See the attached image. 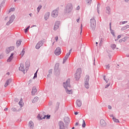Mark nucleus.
Instances as JSON below:
<instances>
[{
    "label": "nucleus",
    "instance_id": "3c124183",
    "mask_svg": "<svg viewBox=\"0 0 129 129\" xmlns=\"http://www.w3.org/2000/svg\"><path fill=\"white\" fill-rule=\"evenodd\" d=\"M52 69L49 70V71H48V73L49 74H52Z\"/></svg>",
    "mask_w": 129,
    "mask_h": 129
},
{
    "label": "nucleus",
    "instance_id": "ea45409f",
    "mask_svg": "<svg viewBox=\"0 0 129 129\" xmlns=\"http://www.w3.org/2000/svg\"><path fill=\"white\" fill-rule=\"evenodd\" d=\"M19 105H20V106L22 107L23 106V99H21L20 101L19 102Z\"/></svg>",
    "mask_w": 129,
    "mask_h": 129
},
{
    "label": "nucleus",
    "instance_id": "6e6d98bb",
    "mask_svg": "<svg viewBox=\"0 0 129 129\" xmlns=\"http://www.w3.org/2000/svg\"><path fill=\"white\" fill-rule=\"evenodd\" d=\"M32 81H33V80H30L28 81V84H30V83H32Z\"/></svg>",
    "mask_w": 129,
    "mask_h": 129
},
{
    "label": "nucleus",
    "instance_id": "5fc2aeb1",
    "mask_svg": "<svg viewBox=\"0 0 129 129\" xmlns=\"http://www.w3.org/2000/svg\"><path fill=\"white\" fill-rule=\"evenodd\" d=\"M127 23V21H123L122 22V25H124V24H126Z\"/></svg>",
    "mask_w": 129,
    "mask_h": 129
},
{
    "label": "nucleus",
    "instance_id": "0e129e2a",
    "mask_svg": "<svg viewBox=\"0 0 129 129\" xmlns=\"http://www.w3.org/2000/svg\"><path fill=\"white\" fill-rule=\"evenodd\" d=\"M13 56H14V53H11L10 57H12L13 58Z\"/></svg>",
    "mask_w": 129,
    "mask_h": 129
},
{
    "label": "nucleus",
    "instance_id": "338daca9",
    "mask_svg": "<svg viewBox=\"0 0 129 129\" xmlns=\"http://www.w3.org/2000/svg\"><path fill=\"white\" fill-rule=\"evenodd\" d=\"M110 117H113V114H110Z\"/></svg>",
    "mask_w": 129,
    "mask_h": 129
},
{
    "label": "nucleus",
    "instance_id": "2eb2a0df",
    "mask_svg": "<svg viewBox=\"0 0 129 129\" xmlns=\"http://www.w3.org/2000/svg\"><path fill=\"white\" fill-rule=\"evenodd\" d=\"M12 81H13V79H9L7 81L6 83L5 84V87H7L9 84H11V83H12Z\"/></svg>",
    "mask_w": 129,
    "mask_h": 129
},
{
    "label": "nucleus",
    "instance_id": "052dcab7",
    "mask_svg": "<svg viewBox=\"0 0 129 129\" xmlns=\"http://www.w3.org/2000/svg\"><path fill=\"white\" fill-rule=\"evenodd\" d=\"M121 37V36H120V35H118V36H117V40H118V39H120V37Z\"/></svg>",
    "mask_w": 129,
    "mask_h": 129
},
{
    "label": "nucleus",
    "instance_id": "f257e3e1",
    "mask_svg": "<svg viewBox=\"0 0 129 129\" xmlns=\"http://www.w3.org/2000/svg\"><path fill=\"white\" fill-rule=\"evenodd\" d=\"M63 87L65 88L67 93L68 94H72V90H69V88L71 87V85L70 84V79H68L66 82L63 83Z\"/></svg>",
    "mask_w": 129,
    "mask_h": 129
},
{
    "label": "nucleus",
    "instance_id": "f3484780",
    "mask_svg": "<svg viewBox=\"0 0 129 129\" xmlns=\"http://www.w3.org/2000/svg\"><path fill=\"white\" fill-rule=\"evenodd\" d=\"M100 124L103 127H104L106 125V122H105V121L104 119H101L100 120Z\"/></svg>",
    "mask_w": 129,
    "mask_h": 129
},
{
    "label": "nucleus",
    "instance_id": "ddd939ff",
    "mask_svg": "<svg viewBox=\"0 0 129 129\" xmlns=\"http://www.w3.org/2000/svg\"><path fill=\"white\" fill-rule=\"evenodd\" d=\"M60 25V21H56L54 26V30L56 31L59 28V25Z\"/></svg>",
    "mask_w": 129,
    "mask_h": 129
},
{
    "label": "nucleus",
    "instance_id": "e433bc0d",
    "mask_svg": "<svg viewBox=\"0 0 129 129\" xmlns=\"http://www.w3.org/2000/svg\"><path fill=\"white\" fill-rule=\"evenodd\" d=\"M30 30V26H28L25 29H24V32L26 34V33H28V31Z\"/></svg>",
    "mask_w": 129,
    "mask_h": 129
},
{
    "label": "nucleus",
    "instance_id": "e2e57ef3",
    "mask_svg": "<svg viewBox=\"0 0 129 129\" xmlns=\"http://www.w3.org/2000/svg\"><path fill=\"white\" fill-rule=\"evenodd\" d=\"M78 124H79V123L78 122H77L75 123V125L77 126V125H78Z\"/></svg>",
    "mask_w": 129,
    "mask_h": 129
},
{
    "label": "nucleus",
    "instance_id": "f704fd0d",
    "mask_svg": "<svg viewBox=\"0 0 129 129\" xmlns=\"http://www.w3.org/2000/svg\"><path fill=\"white\" fill-rule=\"evenodd\" d=\"M103 41H104V39L103 38L100 39V43L99 44V46H101V45H102V43H103Z\"/></svg>",
    "mask_w": 129,
    "mask_h": 129
},
{
    "label": "nucleus",
    "instance_id": "7c9ffc66",
    "mask_svg": "<svg viewBox=\"0 0 129 129\" xmlns=\"http://www.w3.org/2000/svg\"><path fill=\"white\" fill-rule=\"evenodd\" d=\"M15 19H16V16H15L14 15H12L10 17V20L12 21L13 22H14V20H15Z\"/></svg>",
    "mask_w": 129,
    "mask_h": 129
},
{
    "label": "nucleus",
    "instance_id": "4be33fe9",
    "mask_svg": "<svg viewBox=\"0 0 129 129\" xmlns=\"http://www.w3.org/2000/svg\"><path fill=\"white\" fill-rule=\"evenodd\" d=\"M111 11V10L110 9V7H106V14H108V15H109L110 14Z\"/></svg>",
    "mask_w": 129,
    "mask_h": 129
},
{
    "label": "nucleus",
    "instance_id": "4c0bfd02",
    "mask_svg": "<svg viewBox=\"0 0 129 129\" xmlns=\"http://www.w3.org/2000/svg\"><path fill=\"white\" fill-rule=\"evenodd\" d=\"M104 80L107 83L108 81H109V79L105 78V76H104L103 77Z\"/></svg>",
    "mask_w": 129,
    "mask_h": 129
},
{
    "label": "nucleus",
    "instance_id": "58836bf2",
    "mask_svg": "<svg viewBox=\"0 0 129 129\" xmlns=\"http://www.w3.org/2000/svg\"><path fill=\"white\" fill-rule=\"evenodd\" d=\"M60 106V103L59 102H57L56 103V109L57 110V109H59V106Z\"/></svg>",
    "mask_w": 129,
    "mask_h": 129
},
{
    "label": "nucleus",
    "instance_id": "4d7b16f0",
    "mask_svg": "<svg viewBox=\"0 0 129 129\" xmlns=\"http://www.w3.org/2000/svg\"><path fill=\"white\" fill-rule=\"evenodd\" d=\"M58 36H56V37H55V40L56 42H57V41H58Z\"/></svg>",
    "mask_w": 129,
    "mask_h": 129
},
{
    "label": "nucleus",
    "instance_id": "a19ab883",
    "mask_svg": "<svg viewBox=\"0 0 129 129\" xmlns=\"http://www.w3.org/2000/svg\"><path fill=\"white\" fill-rule=\"evenodd\" d=\"M13 22V21H12V20H11V19H10V20L6 24L7 26H10V25H11V24H12Z\"/></svg>",
    "mask_w": 129,
    "mask_h": 129
},
{
    "label": "nucleus",
    "instance_id": "a18cd8bd",
    "mask_svg": "<svg viewBox=\"0 0 129 129\" xmlns=\"http://www.w3.org/2000/svg\"><path fill=\"white\" fill-rule=\"evenodd\" d=\"M15 8H11L9 10V13H11V12H15Z\"/></svg>",
    "mask_w": 129,
    "mask_h": 129
},
{
    "label": "nucleus",
    "instance_id": "473e14b6",
    "mask_svg": "<svg viewBox=\"0 0 129 129\" xmlns=\"http://www.w3.org/2000/svg\"><path fill=\"white\" fill-rule=\"evenodd\" d=\"M41 9H42V6L39 5V6L38 7V8H37V14H38V13H39L40 10H41Z\"/></svg>",
    "mask_w": 129,
    "mask_h": 129
},
{
    "label": "nucleus",
    "instance_id": "603ef678",
    "mask_svg": "<svg viewBox=\"0 0 129 129\" xmlns=\"http://www.w3.org/2000/svg\"><path fill=\"white\" fill-rule=\"evenodd\" d=\"M110 85V84H108L105 86V88H107V87H109V86Z\"/></svg>",
    "mask_w": 129,
    "mask_h": 129
},
{
    "label": "nucleus",
    "instance_id": "a878e982",
    "mask_svg": "<svg viewBox=\"0 0 129 129\" xmlns=\"http://www.w3.org/2000/svg\"><path fill=\"white\" fill-rule=\"evenodd\" d=\"M85 87L87 89H89V82H84Z\"/></svg>",
    "mask_w": 129,
    "mask_h": 129
},
{
    "label": "nucleus",
    "instance_id": "69168bd1",
    "mask_svg": "<svg viewBox=\"0 0 129 129\" xmlns=\"http://www.w3.org/2000/svg\"><path fill=\"white\" fill-rule=\"evenodd\" d=\"M75 115H77V114H78V112H75Z\"/></svg>",
    "mask_w": 129,
    "mask_h": 129
},
{
    "label": "nucleus",
    "instance_id": "20e7f679",
    "mask_svg": "<svg viewBox=\"0 0 129 129\" xmlns=\"http://www.w3.org/2000/svg\"><path fill=\"white\" fill-rule=\"evenodd\" d=\"M90 24L92 30L94 31V30H95V28H96V21L94 18L90 19Z\"/></svg>",
    "mask_w": 129,
    "mask_h": 129
},
{
    "label": "nucleus",
    "instance_id": "13d9d810",
    "mask_svg": "<svg viewBox=\"0 0 129 129\" xmlns=\"http://www.w3.org/2000/svg\"><path fill=\"white\" fill-rule=\"evenodd\" d=\"M124 27H125V28H126V29H129V25H126V26H125Z\"/></svg>",
    "mask_w": 129,
    "mask_h": 129
},
{
    "label": "nucleus",
    "instance_id": "864d4df0",
    "mask_svg": "<svg viewBox=\"0 0 129 129\" xmlns=\"http://www.w3.org/2000/svg\"><path fill=\"white\" fill-rule=\"evenodd\" d=\"M12 110L13 111H17V109H16V108H12Z\"/></svg>",
    "mask_w": 129,
    "mask_h": 129
},
{
    "label": "nucleus",
    "instance_id": "7ed1b4c3",
    "mask_svg": "<svg viewBox=\"0 0 129 129\" xmlns=\"http://www.w3.org/2000/svg\"><path fill=\"white\" fill-rule=\"evenodd\" d=\"M81 73H82V71H81V69L79 68L77 70L76 73L75 74V80L78 81L79 79H80V77H81Z\"/></svg>",
    "mask_w": 129,
    "mask_h": 129
},
{
    "label": "nucleus",
    "instance_id": "dca6fc26",
    "mask_svg": "<svg viewBox=\"0 0 129 129\" xmlns=\"http://www.w3.org/2000/svg\"><path fill=\"white\" fill-rule=\"evenodd\" d=\"M25 65H26L25 70L26 71H28L29 70V67H30V61H26V62H25Z\"/></svg>",
    "mask_w": 129,
    "mask_h": 129
},
{
    "label": "nucleus",
    "instance_id": "bf43d9fd",
    "mask_svg": "<svg viewBox=\"0 0 129 129\" xmlns=\"http://www.w3.org/2000/svg\"><path fill=\"white\" fill-rule=\"evenodd\" d=\"M108 108L109 109H111V108H112L111 106L108 105Z\"/></svg>",
    "mask_w": 129,
    "mask_h": 129
},
{
    "label": "nucleus",
    "instance_id": "aec40b11",
    "mask_svg": "<svg viewBox=\"0 0 129 129\" xmlns=\"http://www.w3.org/2000/svg\"><path fill=\"white\" fill-rule=\"evenodd\" d=\"M29 126L30 129L34 128V122L32 121H30L29 122Z\"/></svg>",
    "mask_w": 129,
    "mask_h": 129
},
{
    "label": "nucleus",
    "instance_id": "0eeeda50",
    "mask_svg": "<svg viewBox=\"0 0 129 129\" xmlns=\"http://www.w3.org/2000/svg\"><path fill=\"white\" fill-rule=\"evenodd\" d=\"M58 9H56L53 10L51 13V16L53 18H57L58 17V15L59 14Z\"/></svg>",
    "mask_w": 129,
    "mask_h": 129
},
{
    "label": "nucleus",
    "instance_id": "1a4fd4ad",
    "mask_svg": "<svg viewBox=\"0 0 129 129\" xmlns=\"http://www.w3.org/2000/svg\"><path fill=\"white\" fill-rule=\"evenodd\" d=\"M15 50V47L14 46H10V47H8L6 49V53L7 54H9L10 52H12V51H14Z\"/></svg>",
    "mask_w": 129,
    "mask_h": 129
},
{
    "label": "nucleus",
    "instance_id": "680f3d73",
    "mask_svg": "<svg viewBox=\"0 0 129 129\" xmlns=\"http://www.w3.org/2000/svg\"><path fill=\"white\" fill-rule=\"evenodd\" d=\"M79 21H80V18L77 19V23H79Z\"/></svg>",
    "mask_w": 129,
    "mask_h": 129
},
{
    "label": "nucleus",
    "instance_id": "f03ea898",
    "mask_svg": "<svg viewBox=\"0 0 129 129\" xmlns=\"http://www.w3.org/2000/svg\"><path fill=\"white\" fill-rule=\"evenodd\" d=\"M72 10H73V5L71 3H69L64 9V13L66 14H70L72 12Z\"/></svg>",
    "mask_w": 129,
    "mask_h": 129
},
{
    "label": "nucleus",
    "instance_id": "5701e85b",
    "mask_svg": "<svg viewBox=\"0 0 129 129\" xmlns=\"http://www.w3.org/2000/svg\"><path fill=\"white\" fill-rule=\"evenodd\" d=\"M68 58H69V55L68 54H66L65 57L63 58V61L62 62V64H64L66 61L67 60V59H68Z\"/></svg>",
    "mask_w": 129,
    "mask_h": 129
},
{
    "label": "nucleus",
    "instance_id": "9b49d317",
    "mask_svg": "<svg viewBox=\"0 0 129 129\" xmlns=\"http://www.w3.org/2000/svg\"><path fill=\"white\" fill-rule=\"evenodd\" d=\"M64 122L65 123V124L68 126V124H69V123H70V118H69L68 116L64 117Z\"/></svg>",
    "mask_w": 129,
    "mask_h": 129
},
{
    "label": "nucleus",
    "instance_id": "bb28decb",
    "mask_svg": "<svg viewBox=\"0 0 129 129\" xmlns=\"http://www.w3.org/2000/svg\"><path fill=\"white\" fill-rule=\"evenodd\" d=\"M46 119H50V118L51 117V115H45L43 117H42V118H44V119H45V118H46Z\"/></svg>",
    "mask_w": 129,
    "mask_h": 129
},
{
    "label": "nucleus",
    "instance_id": "49530a36",
    "mask_svg": "<svg viewBox=\"0 0 129 129\" xmlns=\"http://www.w3.org/2000/svg\"><path fill=\"white\" fill-rule=\"evenodd\" d=\"M12 60H13V57H12L11 56H10L9 58L7 59V62H11Z\"/></svg>",
    "mask_w": 129,
    "mask_h": 129
},
{
    "label": "nucleus",
    "instance_id": "8fccbe9b",
    "mask_svg": "<svg viewBox=\"0 0 129 129\" xmlns=\"http://www.w3.org/2000/svg\"><path fill=\"white\" fill-rule=\"evenodd\" d=\"M106 69H109V68H110V66H109V64L106 66Z\"/></svg>",
    "mask_w": 129,
    "mask_h": 129
},
{
    "label": "nucleus",
    "instance_id": "72a5a7b5",
    "mask_svg": "<svg viewBox=\"0 0 129 129\" xmlns=\"http://www.w3.org/2000/svg\"><path fill=\"white\" fill-rule=\"evenodd\" d=\"M111 48H112V49L113 50H114V49H115V48H116V45H115V44H111Z\"/></svg>",
    "mask_w": 129,
    "mask_h": 129
},
{
    "label": "nucleus",
    "instance_id": "774afa93",
    "mask_svg": "<svg viewBox=\"0 0 129 129\" xmlns=\"http://www.w3.org/2000/svg\"><path fill=\"white\" fill-rule=\"evenodd\" d=\"M93 64L95 65V58H94Z\"/></svg>",
    "mask_w": 129,
    "mask_h": 129
},
{
    "label": "nucleus",
    "instance_id": "39448f33",
    "mask_svg": "<svg viewBox=\"0 0 129 129\" xmlns=\"http://www.w3.org/2000/svg\"><path fill=\"white\" fill-rule=\"evenodd\" d=\"M58 126L59 127V129H68V126L64 123V122L62 121H59L58 122Z\"/></svg>",
    "mask_w": 129,
    "mask_h": 129
},
{
    "label": "nucleus",
    "instance_id": "a211bd4d",
    "mask_svg": "<svg viewBox=\"0 0 129 129\" xmlns=\"http://www.w3.org/2000/svg\"><path fill=\"white\" fill-rule=\"evenodd\" d=\"M36 92H37V88H36V87H33L32 88V90L31 92L32 95H35V94H36Z\"/></svg>",
    "mask_w": 129,
    "mask_h": 129
},
{
    "label": "nucleus",
    "instance_id": "4468645a",
    "mask_svg": "<svg viewBox=\"0 0 129 129\" xmlns=\"http://www.w3.org/2000/svg\"><path fill=\"white\" fill-rule=\"evenodd\" d=\"M20 67L19 68V71H22L24 73V72L25 71V67L24 66V64L20 63Z\"/></svg>",
    "mask_w": 129,
    "mask_h": 129
},
{
    "label": "nucleus",
    "instance_id": "c03bdc74",
    "mask_svg": "<svg viewBox=\"0 0 129 129\" xmlns=\"http://www.w3.org/2000/svg\"><path fill=\"white\" fill-rule=\"evenodd\" d=\"M38 74V70L35 72L34 74V76L33 77V79H35V78H37V75Z\"/></svg>",
    "mask_w": 129,
    "mask_h": 129
},
{
    "label": "nucleus",
    "instance_id": "c756f323",
    "mask_svg": "<svg viewBox=\"0 0 129 129\" xmlns=\"http://www.w3.org/2000/svg\"><path fill=\"white\" fill-rule=\"evenodd\" d=\"M86 3H87V5L90 6L92 3V0H86Z\"/></svg>",
    "mask_w": 129,
    "mask_h": 129
},
{
    "label": "nucleus",
    "instance_id": "393cba45",
    "mask_svg": "<svg viewBox=\"0 0 129 129\" xmlns=\"http://www.w3.org/2000/svg\"><path fill=\"white\" fill-rule=\"evenodd\" d=\"M84 82H89V76L87 75L85 77Z\"/></svg>",
    "mask_w": 129,
    "mask_h": 129
},
{
    "label": "nucleus",
    "instance_id": "09e8293b",
    "mask_svg": "<svg viewBox=\"0 0 129 129\" xmlns=\"http://www.w3.org/2000/svg\"><path fill=\"white\" fill-rule=\"evenodd\" d=\"M121 31H125V30H126V28H125V26H124L121 29Z\"/></svg>",
    "mask_w": 129,
    "mask_h": 129
},
{
    "label": "nucleus",
    "instance_id": "9d476101",
    "mask_svg": "<svg viewBox=\"0 0 129 129\" xmlns=\"http://www.w3.org/2000/svg\"><path fill=\"white\" fill-rule=\"evenodd\" d=\"M54 53L56 56H59L61 54V48L60 47H57L54 51Z\"/></svg>",
    "mask_w": 129,
    "mask_h": 129
},
{
    "label": "nucleus",
    "instance_id": "c85d7f7f",
    "mask_svg": "<svg viewBox=\"0 0 129 129\" xmlns=\"http://www.w3.org/2000/svg\"><path fill=\"white\" fill-rule=\"evenodd\" d=\"M38 100H39V97H35L34 99L32 101L33 103H35V102H37V101H38Z\"/></svg>",
    "mask_w": 129,
    "mask_h": 129
},
{
    "label": "nucleus",
    "instance_id": "412c9836",
    "mask_svg": "<svg viewBox=\"0 0 129 129\" xmlns=\"http://www.w3.org/2000/svg\"><path fill=\"white\" fill-rule=\"evenodd\" d=\"M77 105L78 107H81V105H82V102L80 100H77Z\"/></svg>",
    "mask_w": 129,
    "mask_h": 129
},
{
    "label": "nucleus",
    "instance_id": "b1692460",
    "mask_svg": "<svg viewBox=\"0 0 129 129\" xmlns=\"http://www.w3.org/2000/svg\"><path fill=\"white\" fill-rule=\"evenodd\" d=\"M21 43H22V40L19 39L17 40L16 42V46H17V47H19V46H21Z\"/></svg>",
    "mask_w": 129,
    "mask_h": 129
},
{
    "label": "nucleus",
    "instance_id": "2f4dec72",
    "mask_svg": "<svg viewBox=\"0 0 129 129\" xmlns=\"http://www.w3.org/2000/svg\"><path fill=\"white\" fill-rule=\"evenodd\" d=\"M112 119L113 121H114V122H119V120H118V119H116V118L114 117H112Z\"/></svg>",
    "mask_w": 129,
    "mask_h": 129
},
{
    "label": "nucleus",
    "instance_id": "79ce46f5",
    "mask_svg": "<svg viewBox=\"0 0 129 129\" xmlns=\"http://www.w3.org/2000/svg\"><path fill=\"white\" fill-rule=\"evenodd\" d=\"M82 127H85L86 126V123H85V121L84 120H83Z\"/></svg>",
    "mask_w": 129,
    "mask_h": 129
},
{
    "label": "nucleus",
    "instance_id": "37998d69",
    "mask_svg": "<svg viewBox=\"0 0 129 129\" xmlns=\"http://www.w3.org/2000/svg\"><path fill=\"white\" fill-rule=\"evenodd\" d=\"M99 7H100V4H98L97 8V10L98 14H99Z\"/></svg>",
    "mask_w": 129,
    "mask_h": 129
},
{
    "label": "nucleus",
    "instance_id": "cd10ccee",
    "mask_svg": "<svg viewBox=\"0 0 129 129\" xmlns=\"http://www.w3.org/2000/svg\"><path fill=\"white\" fill-rule=\"evenodd\" d=\"M109 28L111 34H114V31H113V30L111 29V23H110L109 24Z\"/></svg>",
    "mask_w": 129,
    "mask_h": 129
},
{
    "label": "nucleus",
    "instance_id": "c9c22d12",
    "mask_svg": "<svg viewBox=\"0 0 129 129\" xmlns=\"http://www.w3.org/2000/svg\"><path fill=\"white\" fill-rule=\"evenodd\" d=\"M24 55H25V49L23 48L21 53H20V55L21 56V57H23Z\"/></svg>",
    "mask_w": 129,
    "mask_h": 129
},
{
    "label": "nucleus",
    "instance_id": "423d86ee",
    "mask_svg": "<svg viewBox=\"0 0 129 129\" xmlns=\"http://www.w3.org/2000/svg\"><path fill=\"white\" fill-rule=\"evenodd\" d=\"M54 72L55 75H60V70H59V64L56 63L54 67Z\"/></svg>",
    "mask_w": 129,
    "mask_h": 129
},
{
    "label": "nucleus",
    "instance_id": "f8f14e48",
    "mask_svg": "<svg viewBox=\"0 0 129 129\" xmlns=\"http://www.w3.org/2000/svg\"><path fill=\"white\" fill-rule=\"evenodd\" d=\"M42 46H43V41H40L36 44L35 48L36 49H39L41 47H42Z\"/></svg>",
    "mask_w": 129,
    "mask_h": 129
},
{
    "label": "nucleus",
    "instance_id": "6ab92c4d",
    "mask_svg": "<svg viewBox=\"0 0 129 129\" xmlns=\"http://www.w3.org/2000/svg\"><path fill=\"white\" fill-rule=\"evenodd\" d=\"M49 17H50V12H47L44 15V19L45 21H47V20L49 19Z\"/></svg>",
    "mask_w": 129,
    "mask_h": 129
},
{
    "label": "nucleus",
    "instance_id": "6e6552de",
    "mask_svg": "<svg viewBox=\"0 0 129 129\" xmlns=\"http://www.w3.org/2000/svg\"><path fill=\"white\" fill-rule=\"evenodd\" d=\"M45 115H46V112H45L44 111H42L39 114H38L37 117H38V118H40L41 120L44 119V118H43V117H44V116H45Z\"/></svg>",
    "mask_w": 129,
    "mask_h": 129
},
{
    "label": "nucleus",
    "instance_id": "de8ad7c7",
    "mask_svg": "<svg viewBox=\"0 0 129 129\" xmlns=\"http://www.w3.org/2000/svg\"><path fill=\"white\" fill-rule=\"evenodd\" d=\"M71 52H72V49H70L69 50V53H67V54H68L69 56H70V54H71Z\"/></svg>",
    "mask_w": 129,
    "mask_h": 129
}]
</instances>
